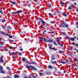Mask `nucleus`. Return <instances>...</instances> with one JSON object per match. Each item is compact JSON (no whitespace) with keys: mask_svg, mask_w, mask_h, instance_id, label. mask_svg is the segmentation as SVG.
I'll return each mask as SVG.
<instances>
[{"mask_svg":"<svg viewBox=\"0 0 78 78\" xmlns=\"http://www.w3.org/2000/svg\"><path fill=\"white\" fill-rule=\"evenodd\" d=\"M51 60H54L55 59V56L54 55H52L51 56Z\"/></svg>","mask_w":78,"mask_h":78,"instance_id":"9b49d317","label":"nucleus"},{"mask_svg":"<svg viewBox=\"0 0 78 78\" xmlns=\"http://www.w3.org/2000/svg\"><path fill=\"white\" fill-rule=\"evenodd\" d=\"M50 23H52L53 24H54L55 23L54 22V21H51L50 22Z\"/></svg>","mask_w":78,"mask_h":78,"instance_id":"ea45409f","label":"nucleus"},{"mask_svg":"<svg viewBox=\"0 0 78 78\" xmlns=\"http://www.w3.org/2000/svg\"><path fill=\"white\" fill-rule=\"evenodd\" d=\"M62 72H58V74H60V75H61V74H62Z\"/></svg>","mask_w":78,"mask_h":78,"instance_id":"5fc2aeb1","label":"nucleus"},{"mask_svg":"<svg viewBox=\"0 0 78 78\" xmlns=\"http://www.w3.org/2000/svg\"><path fill=\"white\" fill-rule=\"evenodd\" d=\"M57 42H58V44H61V43H60L59 42H60V39H57Z\"/></svg>","mask_w":78,"mask_h":78,"instance_id":"6ab92c4d","label":"nucleus"},{"mask_svg":"<svg viewBox=\"0 0 78 78\" xmlns=\"http://www.w3.org/2000/svg\"><path fill=\"white\" fill-rule=\"evenodd\" d=\"M75 47H78V44H75Z\"/></svg>","mask_w":78,"mask_h":78,"instance_id":"6e6d98bb","label":"nucleus"},{"mask_svg":"<svg viewBox=\"0 0 78 78\" xmlns=\"http://www.w3.org/2000/svg\"><path fill=\"white\" fill-rule=\"evenodd\" d=\"M0 34H4L5 33L3 32L2 31H0Z\"/></svg>","mask_w":78,"mask_h":78,"instance_id":"7c9ffc66","label":"nucleus"},{"mask_svg":"<svg viewBox=\"0 0 78 78\" xmlns=\"http://www.w3.org/2000/svg\"><path fill=\"white\" fill-rule=\"evenodd\" d=\"M9 2L12 4H13L14 5H17V2H15L13 1H10Z\"/></svg>","mask_w":78,"mask_h":78,"instance_id":"0eeeda50","label":"nucleus"},{"mask_svg":"<svg viewBox=\"0 0 78 78\" xmlns=\"http://www.w3.org/2000/svg\"><path fill=\"white\" fill-rule=\"evenodd\" d=\"M39 39L42 41H44L45 42H50V43H53V40L51 39H49L47 40V38H44V37H41Z\"/></svg>","mask_w":78,"mask_h":78,"instance_id":"f257e3e1","label":"nucleus"},{"mask_svg":"<svg viewBox=\"0 0 78 78\" xmlns=\"http://www.w3.org/2000/svg\"><path fill=\"white\" fill-rule=\"evenodd\" d=\"M53 43L55 45H58V44H57V43H56V42H55L54 41L53 42H52V43Z\"/></svg>","mask_w":78,"mask_h":78,"instance_id":"393cba45","label":"nucleus"},{"mask_svg":"<svg viewBox=\"0 0 78 78\" xmlns=\"http://www.w3.org/2000/svg\"><path fill=\"white\" fill-rule=\"evenodd\" d=\"M40 20L41 21V22H42V21H44V20H43L42 18H41L40 19Z\"/></svg>","mask_w":78,"mask_h":78,"instance_id":"4d7b16f0","label":"nucleus"},{"mask_svg":"<svg viewBox=\"0 0 78 78\" xmlns=\"http://www.w3.org/2000/svg\"><path fill=\"white\" fill-rule=\"evenodd\" d=\"M62 26V27H66V28H69V25L67 24L66 23L64 22L63 23H61L60 24Z\"/></svg>","mask_w":78,"mask_h":78,"instance_id":"7ed1b4c3","label":"nucleus"},{"mask_svg":"<svg viewBox=\"0 0 78 78\" xmlns=\"http://www.w3.org/2000/svg\"><path fill=\"white\" fill-rule=\"evenodd\" d=\"M49 46L50 47H53V44H50Z\"/></svg>","mask_w":78,"mask_h":78,"instance_id":"3c124183","label":"nucleus"},{"mask_svg":"<svg viewBox=\"0 0 78 78\" xmlns=\"http://www.w3.org/2000/svg\"><path fill=\"white\" fill-rule=\"evenodd\" d=\"M73 61H75V62H77L76 61H77V60H76V58H74L73 60Z\"/></svg>","mask_w":78,"mask_h":78,"instance_id":"79ce46f5","label":"nucleus"},{"mask_svg":"<svg viewBox=\"0 0 78 78\" xmlns=\"http://www.w3.org/2000/svg\"><path fill=\"white\" fill-rule=\"evenodd\" d=\"M4 44H5V43H4V42H2V43H1V45H4Z\"/></svg>","mask_w":78,"mask_h":78,"instance_id":"de8ad7c7","label":"nucleus"},{"mask_svg":"<svg viewBox=\"0 0 78 78\" xmlns=\"http://www.w3.org/2000/svg\"><path fill=\"white\" fill-rule=\"evenodd\" d=\"M50 33L51 34H54V32H51Z\"/></svg>","mask_w":78,"mask_h":78,"instance_id":"0e129e2a","label":"nucleus"},{"mask_svg":"<svg viewBox=\"0 0 78 78\" xmlns=\"http://www.w3.org/2000/svg\"><path fill=\"white\" fill-rule=\"evenodd\" d=\"M48 69H52V67L51 65H49L48 66Z\"/></svg>","mask_w":78,"mask_h":78,"instance_id":"b1692460","label":"nucleus"},{"mask_svg":"<svg viewBox=\"0 0 78 78\" xmlns=\"http://www.w3.org/2000/svg\"><path fill=\"white\" fill-rule=\"evenodd\" d=\"M39 74L40 76H43V73H39Z\"/></svg>","mask_w":78,"mask_h":78,"instance_id":"c756f323","label":"nucleus"},{"mask_svg":"<svg viewBox=\"0 0 78 78\" xmlns=\"http://www.w3.org/2000/svg\"><path fill=\"white\" fill-rule=\"evenodd\" d=\"M73 50H76V52L77 53H78V50H77V49H76L75 48H73Z\"/></svg>","mask_w":78,"mask_h":78,"instance_id":"473e14b6","label":"nucleus"},{"mask_svg":"<svg viewBox=\"0 0 78 78\" xmlns=\"http://www.w3.org/2000/svg\"><path fill=\"white\" fill-rule=\"evenodd\" d=\"M9 41H10V42H13L14 41L12 40H9Z\"/></svg>","mask_w":78,"mask_h":78,"instance_id":"09e8293b","label":"nucleus"},{"mask_svg":"<svg viewBox=\"0 0 78 78\" xmlns=\"http://www.w3.org/2000/svg\"><path fill=\"white\" fill-rule=\"evenodd\" d=\"M65 62H66V64H69V61L68 60V59H66L65 60Z\"/></svg>","mask_w":78,"mask_h":78,"instance_id":"dca6fc26","label":"nucleus"},{"mask_svg":"<svg viewBox=\"0 0 78 78\" xmlns=\"http://www.w3.org/2000/svg\"><path fill=\"white\" fill-rule=\"evenodd\" d=\"M44 32L43 33H46L47 32V31H46V30H44Z\"/></svg>","mask_w":78,"mask_h":78,"instance_id":"052dcab7","label":"nucleus"},{"mask_svg":"<svg viewBox=\"0 0 78 78\" xmlns=\"http://www.w3.org/2000/svg\"><path fill=\"white\" fill-rule=\"evenodd\" d=\"M26 6H29V8H30V5H29V4H26Z\"/></svg>","mask_w":78,"mask_h":78,"instance_id":"603ef678","label":"nucleus"},{"mask_svg":"<svg viewBox=\"0 0 78 78\" xmlns=\"http://www.w3.org/2000/svg\"><path fill=\"white\" fill-rule=\"evenodd\" d=\"M36 77H37V76H34V77H33V78H36Z\"/></svg>","mask_w":78,"mask_h":78,"instance_id":"774afa93","label":"nucleus"},{"mask_svg":"<svg viewBox=\"0 0 78 78\" xmlns=\"http://www.w3.org/2000/svg\"><path fill=\"white\" fill-rule=\"evenodd\" d=\"M25 62L26 63V64H29L30 65H31V64H36V63L35 62H31L30 61L26 62Z\"/></svg>","mask_w":78,"mask_h":78,"instance_id":"20e7f679","label":"nucleus"},{"mask_svg":"<svg viewBox=\"0 0 78 78\" xmlns=\"http://www.w3.org/2000/svg\"><path fill=\"white\" fill-rule=\"evenodd\" d=\"M20 51H23V49H20Z\"/></svg>","mask_w":78,"mask_h":78,"instance_id":"338daca9","label":"nucleus"},{"mask_svg":"<svg viewBox=\"0 0 78 78\" xmlns=\"http://www.w3.org/2000/svg\"><path fill=\"white\" fill-rule=\"evenodd\" d=\"M70 40H71V41H75V39L73 38H70Z\"/></svg>","mask_w":78,"mask_h":78,"instance_id":"a211bd4d","label":"nucleus"},{"mask_svg":"<svg viewBox=\"0 0 78 78\" xmlns=\"http://www.w3.org/2000/svg\"><path fill=\"white\" fill-rule=\"evenodd\" d=\"M76 25H77V28H78V22H76Z\"/></svg>","mask_w":78,"mask_h":78,"instance_id":"680f3d73","label":"nucleus"},{"mask_svg":"<svg viewBox=\"0 0 78 78\" xmlns=\"http://www.w3.org/2000/svg\"><path fill=\"white\" fill-rule=\"evenodd\" d=\"M26 67L27 68V69H32L33 70H35V71L37 70V69L34 68V66L31 65L29 66L27 65H26Z\"/></svg>","mask_w":78,"mask_h":78,"instance_id":"f03ea898","label":"nucleus"},{"mask_svg":"<svg viewBox=\"0 0 78 78\" xmlns=\"http://www.w3.org/2000/svg\"><path fill=\"white\" fill-rule=\"evenodd\" d=\"M60 12H60V11H57L55 12V14L56 13H57V14H60Z\"/></svg>","mask_w":78,"mask_h":78,"instance_id":"f704fd0d","label":"nucleus"},{"mask_svg":"<svg viewBox=\"0 0 78 78\" xmlns=\"http://www.w3.org/2000/svg\"><path fill=\"white\" fill-rule=\"evenodd\" d=\"M7 33V31L6 32H4V35L5 34V36H10V34H8L6 33Z\"/></svg>","mask_w":78,"mask_h":78,"instance_id":"ddd939ff","label":"nucleus"},{"mask_svg":"<svg viewBox=\"0 0 78 78\" xmlns=\"http://www.w3.org/2000/svg\"><path fill=\"white\" fill-rule=\"evenodd\" d=\"M59 53H64V51H62L59 50L58 51Z\"/></svg>","mask_w":78,"mask_h":78,"instance_id":"bb28decb","label":"nucleus"},{"mask_svg":"<svg viewBox=\"0 0 78 78\" xmlns=\"http://www.w3.org/2000/svg\"><path fill=\"white\" fill-rule=\"evenodd\" d=\"M60 4H62V5H66V4H65V3L62 2H60Z\"/></svg>","mask_w":78,"mask_h":78,"instance_id":"2f4dec72","label":"nucleus"},{"mask_svg":"<svg viewBox=\"0 0 78 78\" xmlns=\"http://www.w3.org/2000/svg\"><path fill=\"white\" fill-rule=\"evenodd\" d=\"M74 5H77V4H76V3L74 2Z\"/></svg>","mask_w":78,"mask_h":78,"instance_id":"13d9d810","label":"nucleus"},{"mask_svg":"<svg viewBox=\"0 0 78 78\" xmlns=\"http://www.w3.org/2000/svg\"><path fill=\"white\" fill-rule=\"evenodd\" d=\"M51 6V5H49L48 6V8L49 9H50V8Z\"/></svg>","mask_w":78,"mask_h":78,"instance_id":"49530a36","label":"nucleus"},{"mask_svg":"<svg viewBox=\"0 0 78 78\" xmlns=\"http://www.w3.org/2000/svg\"><path fill=\"white\" fill-rule=\"evenodd\" d=\"M51 63L52 64H56L57 63V62L56 61H52L51 62Z\"/></svg>","mask_w":78,"mask_h":78,"instance_id":"f3484780","label":"nucleus"},{"mask_svg":"<svg viewBox=\"0 0 78 78\" xmlns=\"http://www.w3.org/2000/svg\"><path fill=\"white\" fill-rule=\"evenodd\" d=\"M12 37H13V38H15L16 37L15 36H14V35H12Z\"/></svg>","mask_w":78,"mask_h":78,"instance_id":"bf43d9fd","label":"nucleus"},{"mask_svg":"<svg viewBox=\"0 0 78 78\" xmlns=\"http://www.w3.org/2000/svg\"><path fill=\"white\" fill-rule=\"evenodd\" d=\"M62 34L63 35V36H66V33L65 32H62Z\"/></svg>","mask_w":78,"mask_h":78,"instance_id":"c85d7f7f","label":"nucleus"},{"mask_svg":"<svg viewBox=\"0 0 78 78\" xmlns=\"http://www.w3.org/2000/svg\"><path fill=\"white\" fill-rule=\"evenodd\" d=\"M20 77V76L17 74H15L14 76V78H19Z\"/></svg>","mask_w":78,"mask_h":78,"instance_id":"1a4fd4ad","label":"nucleus"},{"mask_svg":"<svg viewBox=\"0 0 78 78\" xmlns=\"http://www.w3.org/2000/svg\"><path fill=\"white\" fill-rule=\"evenodd\" d=\"M9 55H11L12 56H14V55L16 54V52H13L12 53H9Z\"/></svg>","mask_w":78,"mask_h":78,"instance_id":"f8f14e48","label":"nucleus"},{"mask_svg":"<svg viewBox=\"0 0 78 78\" xmlns=\"http://www.w3.org/2000/svg\"><path fill=\"white\" fill-rule=\"evenodd\" d=\"M0 12L2 14H3V11L2 9H0Z\"/></svg>","mask_w":78,"mask_h":78,"instance_id":"a878e982","label":"nucleus"},{"mask_svg":"<svg viewBox=\"0 0 78 78\" xmlns=\"http://www.w3.org/2000/svg\"><path fill=\"white\" fill-rule=\"evenodd\" d=\"M60 62L62 64H66V62H65L64 61H61Z\"/></svg>","mask_w":78,"mask_h":78,"instance_id":"cd10ccee","label":"nucleus"},{"mask_svg":"<svg viewBox=\"0 0 78 78\" xmlns=\"http://www.w3.org/2000/svg\"><path fill=\"white\" fill-rule=\"evenodd\" d=\"M2 28H3V29H4V30H5V26H2Z\"/></svg>","mask_w":78,"mask_h":78,"instance_id":"a18cd8bd","label":"nucleus"},{"mask_svg":"<svg viewBox=\"0 0 78 78\" xmlns=\"http://www.w3.org/2000/svg\"><path fill=\"white\" fill-rule=\"evenodd\" d=\"M41 26H41V28H42V29H43V28H44V27H45L44 26V25L41 24Z\"/></svg>","mask_w":78,"mask_h":78,"instance_id":"4c0bfd02","label":"nucleus"},{"mask_svg":"<svg viewBox=\"0 0 78 78\" xmlns=\"http://www.w3.org/2000/svg\"><path fill=\"white\" fill-rule=\"evenodd\" d=\"M68 9H69V10L72 9V7H68Z\"/></svg>","mask_w":78,"mask_h":78,"instance_id":"c03bdc74","label":"nucleus"},{"mask_svg":"<svg viewBox=\"0 0 78 78\" xmlns=\"http://www.w3.org/2000/svg\"><path fill=\"white\" fill-rule=\"evenodd\" d=\"M17 14H19L20 13H21V12H23L24 13V12H23V10H19L18 11H17Z\"/></svg>","mask_w":78,"mask_h":78,"instance_id":"9d476101","label":"nucleus"},{"mask_svg":"<svg viewBox=\"0 0 78 78\" xmlns=\"http://www.w3.org/2000/svg\"><path fill=\"white\" fill-rule=\"evenodd\" d=\"M22 61H27V60L25 59V57H23L22 58Z\"/></svg>","mask_w":78,"mask_h":78,"instance_id":"5701e85b","label":"nucleus"},{"mask_svg":"<svg viewBox=\"0 0 78 78\" xmlns=\"http://www.w3.org/2000/svg\"><path fill=\"white\" fill-rule=\"evenodd\" d=\"M41 2H39L37 3V4H41Z\"/></svg>","mask_w":78,"mask_h":78,"instance_id":"e2e57ef3","label":"nucleus"},{"mask_svg":"<svg viewBox=\"0 0 78 78\" xmlns=\"http://www.w3.org/2000/svg\"><path fill=\"white\" fill-rule=\"evenodd\" d=\"M62 15L63 16H64L65 17H67V15L66 13L63 12L62 13Z\"/></svg>","mask_w":78,"mask_h":78,"instance_id":"4468645a","label":"nucleus"},{"mask_svg":"<svg viewBox=\"0 0 78 78\" xmlns=\"http://www.w3.org/2000/svg\"><path fill=\"white\" fill-rule=\"evenodd\" d=\"M2 22H6V20H2Z\"/></svg>","mask_w":78,"mask_h":78,"instance_id":"864d4df0","label":"nucleus"},{"mask_svg":"<svg viewBox=\"0 0 78 78\" xmlns=\"http://www.w3.org/2000/svg\"><path fill=\"white\" fill-rule=\"evenodd\" d=\"M46 73L47 75H50L51 74V72H46Z\"/></svg>","mask_w":78,"mask_h":78,"instance_id":"aec40b11","label":"nucleus"},{"mask_svg":"<svg viewBox=\"0 0 78 78\" xmlns=\"http://www.w3.org/2000/svg\"><path fill=\"white\" fill-rule=\"evenodd\" d=\"M0 71L1 73H5V72L3 69V66H1L0 67Z\"/></svg>","mask_w":78,"mask_h":78,"instance_id":"39448f33","label":"nucleus"},{"mask_svg":"<svg viewBox=\"0 0 78 78\" xmlns=\"http://www.w3.org/2000/svg\"><path fill=\"white\" fill-rule=\"evenodd\" d=\"M9 38H11V39L12 38V36L9 35Z\"/></svg>","mask_w":78,"mask_h":78,"instance_id":"58836bf2","label":"nucleus"},{"mask_svg":"<svg viewBox=\"0 0 78 78\" xmlns=\"http://www.w3.org/2000/svg\"><path fill=\"white\" fill-rule=\"evenodd\" d=\"M71 44H72V45H75L76 44L74 42H72Z\"/></svg>","mask_w":78,"mask_h":78,"instance_id":"8fccbe9b","label":"nucleus"},{"mask_svg":"<svg viewBox=\"0 0 78 78\" xmlns=\"http://www.w3.org/2000/svg\"><path fill=\"white\" fill-rule=\"evenodd\" d=\"M8 28V30H11V27H10V26H9L7 27Z\"/></svg>","mask_w":78,"mask_h":78,"instance_id":"e433bc0d","label":"nucleus"},{"mask_svg":"<svg viewBox=\"0 0 78 78\" xmlns=\"http://www.w3.org/2000/svg\"><path fill=\"white\" fill-rule=\"evenodd\" d=\"M71 7L72 8H74V6H73V4L71 5Z\"/></svg>","mask_w":78,"mask_h":78,"instance_id":"a19ab883","label":"nucleus"},{"mask_svg":"<svg viewBox=\"0 0 78 78\" xmlns=\"http://www.w3.org/2000/svg\"><path fill=\"white\" fill-rule=\"evenodd\" d=\"M66 37L67 39L70 40V38L69 37L67 36H66Z\"/></svg>","mask_w":78,"mask_h":78,"instance_id":"c9c22d12","label":"nucleus"},{"mask_svg":"<svg viewBox=\"0 0 78 78\" xmlns=\"http://www.w3.org/2000/svg\"><path fill=\"white\" fill-rule=\"evenodd\" d=\"M48 46L49 47V49L50 50H53L54 51H57V49L55 48H53L52 47H51L50 46V44H48Z\"/></svg>","mask_w":78,"mask_h":78,"instance_id":"423d86ee","label":"nucleus"},{"mask_svg":"<svg viewBox=\"0 0 78 78\" xmlns=\"http://www.w3.org/2000/svg\"><path fill=\"white\" fill-rule=\"evenodd\" d=\"M11 14H17V12H12L11 13Z\"/></svg>","mask_w":78,"mask_h":78,"instance_id":"72a5a7b5","label":"nucleus"},{"mask_svg":"<svg viewBox=\"0 0 78 78\" xmlns=\"http://www.w3.org/2000/svg\"><path fill=\"white\" fill-rule=\"evenodd\" d=\"M6 69L7 70H9V71H11V69H10V68L8 67H6Z\"/></svg>","mask_w":78,"mask_h":78,"instance_id":"4be33fe9","label":"nucleus"},{"mask_svg":"<svg viewBox=\"0 0 78 78\" xmlns=\"http://www.w3.org/2000/svg\"><path fill=\"white\" fill-rule=\"evenodd\" d=\"M41 23L44 25H44L45 27H47V25H46V22H45L44 21H43L42 22H41Z\"/></svg>","mask_w":78,"mask_h":78,"instance_id":"6e6552de","label":"nucleus"},{"mask_svg":"<svg viewBox=\"0 0 78 78\" xmlns=\"http://www.w3.org/2000/svg\"><path fill=\"white\" fill-rule=\"evenodd\" d=\"M0 62H4V61H3V60L2 58L0 57Z\"/></svg>","mask_w":78,"mask_h":78,"instance_id":"2eb2a0df","label":"nucleus"},{"mask_svg":"<svg viewBox=\"0 0 78 78\" xmlns=\"http://www.w3.org/2000/svg\"><path fill=\"white\" fill-rule=\"evenodd\" d=\"M50 27H47L46 28V30H50Z\"/></svg>","mask_w":78,"mask_h":78,"instance_id":"412c9836","label":"nucleus"},{"mask_svg":"<svg viewBox=\"0 0 78 78\" xmlns=\"http://www.w3.org/2000/svg\"><path fill=\"white\" fill-rule=\"evenodd\" d=\"M31 76L32 77V78H33V77H34V75H31Z\"/></svg>","mask_w":78,"mask_h":78,"instance_id":"69168bd1","label":"nucleus"},{"mask_svg":"<svg viewBox=\"0 0 78 78\" xmlns=\"http://www.w3.org/2000/svg\"><path fill=\"white\" fill-rule=\"evenodd\" d=\"M18 55L20 56H21L22 55V53L21 52H19Z\"/></svg>","mask_w":78,"mask_h":78,"instance_id":"37998d69","label":"nucleus"}]
</instances>
